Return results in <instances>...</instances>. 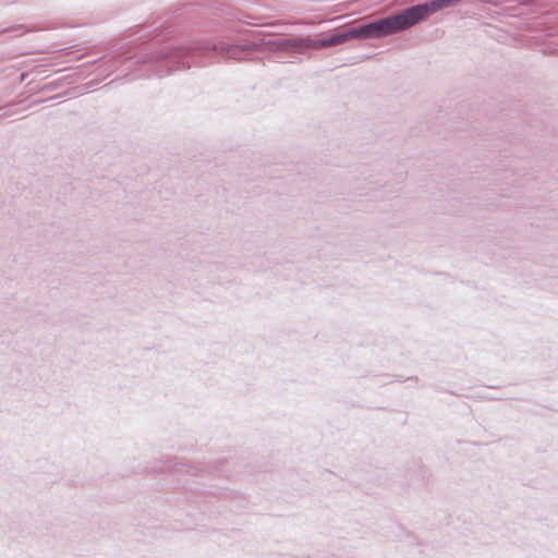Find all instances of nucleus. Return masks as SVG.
Returning a JSON list of instances; mask_svg holds the SVG:
<instances>
[{"mask_svg":"<svg viewBox=\"0 0 558 558\" xmlns=\"http://www.w3.org/2000/svg\"><path fill=\"white\" fill-rule=\"evenodd\" d=\"M345 37H338V36H335V37H329L328 40H325L323 41L319 47H323V46H335V45H339V44H342L343 40H344Z\"/></svg>","mask_w":558,"mask_h":558,"instance_id":"f03ea898","label":"nucleus"},{"mask_svg":"<svg viewBox=\"0 0 558 558\" xmlns=\"http://www.w3.org/2000/svg\"><path fill=\"white\" fill-rule=\"evenodd\" d=\"M458 1L459 0H433L428 3L417 4L403 10L397 15L381 19L357 29H350L341 35H387L401 32L426 20L437 11L456 4Z\"/></svg>","mask_w":558,"mask_h":558,"instance_id":"f257e3e1","label":"nucleus"}]
</instances>
